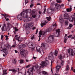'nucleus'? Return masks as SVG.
<instances>
[{"label":"nucleus","mask_w":75,"mask_h":75,"mask_svg":"<svg viewBox=\"0 0 75 75\" xmlns=\"http://www.w3.org/2000/svg\"><path fill=\"white\" fill-rule=\"evenodd\" d=\"M31 12V9L26 10L25 11L22 12L20 14H19L17 18L20 20H23V17L27 18L28 19L24 20V22H28V21H30L31 20V18L28 17V13H29V14H30Z\"/></svg>","instance_id":"obj_1"},{"label":"nucleus","mask_w":75,"mask_h":75,"mask_svg":"<svg viewBox=\"0 0 75 75\" xmlns=\"http://www.w3.org/2000/svg\"><path fill=\"white\" fill-rule=\"evenodd\" d=\"M54 54L55 56H57V54H58V51H57V50H55L54 53L52 52H51L49 54V58L51 59V66H52V62L54 61V60H53L54 58V56H53V55H54Z\"/></svg>","instance_id":"obj_2"},{"label":"nucleus","mask_w":75,"mask_h":75,"mask_svg":"<svg viewBox=\"0 0 75 75\" xmlns=\"http://www.w3.org/2000/svg\"><path fill=\"white\" fill-rule=\"evenodd\" d=\"M59 5L57 4H56L54 8H52L51 9H48L47 10V13H50L52 12V11H54V10L57 11V10H58V9L59 8Z\"/></svg>","instance_id":"obj_3"},{"label":"nucleus","mask_w":75,"mask_h":75,"mask_svg":"<svg viewBox=\"0 0 75 75\" xmlns=\"http://www.w3.org/2000/svg\"><path fill=\"white\" fill-rule=\"evenodd\" d=\"M7 25V26L6 27V24L4 23V26L2 27L1 29L2 31H4L5 30H6L8 29V28H12L13 27L12 25L10 23H8Z\"/></svg>","instance_id":"obj_4"},{"label":"nucleus","mask_w":75,"mask_h":75,"mask_svg":"<svg viewBox=\"0 0 75 75\" xmlns=\"http://www.w3.org/2000/svg\"><path fill=\"white\" fill-rule=\"evenodd\" d=\"M74 51H75V49H68V53L70 55H71V56H74L75 53H74Z\"/></svg>","instance_id":"obj_5"},{"label":"nucleus","mask_w":75,"mask_h":75,"mask_svg":"<svg viewBox=\"0 0 75 75\" xmlns=\"http://www.w3.org/2000/svg\"><path fill=\"white\" fill-rule=\"evenodd\" d=\"M48 64H49V62L48 60H46L45 62H42L41 64H40V65H41L42 68H43L44 66H46V65H47Z\"/></svg>","instance_id":"obj_6"},{"label":"nucleus","mask_w":75,"mask_h":75,"mask_svg":"<svg viewBox=\"0 0 75 75\" xmlns=\"http://www.w3.org/2000/svg\"><path fill=\"white\" fill-rule=\"evenodd\" d=\"M69 21L70 22H73L74 21V25H75V16L72 15L69 18Z\"/></svg>","instance_id":"obj_7"},{"label":"nucleus","mask_w":75,"mask_h":75,"mask_svg":"<svg viewBox=\"0 0 75 75\" xmlns=\"http://www.w3.org/2000/svg\"><path fill=\"white\" fill-rule=\"evenodd\" d=\"M38 73L39 74V75H42V74H43L44 75H48V73L46 71H42V72H41L40 71V70H38L37 71Z\"/></svg>","instance_id":"obj_8"},{"label":"nucleus","mask_w":75,"mask_h":75,"mask_svg":"<svg viewBox=\"0 0 75 75\" xmlns=\"http://www.w3.org/2000/svg\"><path fill=\"white\" fill-rule=\"evenodd\" d=\"M36 51L37 52H40V54H42L44 53L43 50L42 49H41V47L40 46H38L36 47Z\"/></svg>","instance_id":"obj_9"},{"label":"nucleus","mask_w":75,"mask_h":75,"mask_svg":"<svg viewBox=\"0 0 75 75\" xmlns=\"http://www.w3.org/2000/svg\"><path fill=\"white\" fill-rule=\"evenodd\" d=\"M48 41L49 43H51L53 42V40H54V36L51 35L49 36L48 38Z\"/></svg>","instance_id":"obj_10"},{"label":"nucleus","mask_w":75,"mask_h":75,"mask_svg":"<svg viewBox=\"0 0 75 75\" xmlns=\"http://www.w3.org/2000/svg\"><path fill=\"white\" fill-rule=\"evenodd\" d=\"M28 47L29 48H31V47H33L35 48L36 47V45L35 43H33L30 44H29L28 45Z\"/></svg>","instance_id":"obj_11"},{"label":"nucleus","mask_w":75,"mask_h":75,"mask_svg":"<svg viewBox=\"0 0 75 75\" xmlns=\"http://www.w3.org/2000/svg\"><path fill=\"white\" fill-rule=\"evenodd\" d=\"M47 33L46 31H40L39 32V37H41V35H44Z\"/></svg>","instance_id":"obj_12"},{"label":"nucleus","mask_w":75,"mask_h":75,"mask_svg":"<svg viewBox=\"0 0 75 75\" xmlns=\"http://www.w3.org/2000/svg\"><path fill=\"white\" fill-rule=\"evenodd\" d=\"M35 68L36 69H37V68H36V67H32V68H30L28 69V71L27 72V73H33V70H34L35 69L34 68Z\"/></svg>","instance_id":"obj_13"},{"label":"nucleus","mask_w":75,"mask_h":75,"mask_svg":"<svg viewBox=\"0 0 75 75\" xmlns=\"http://www.w3.org/2000/svg\"><path fill=\"white\" fill-rule=\"evenodd\" d=\"M56 33H55L54 35V37H58L59 35V33H60V31H59V29H58L56 31Z\"/></svg>","instance_id":"obj_14"},{"label":"nucleus","mask_w":75,"mask_h":75,"mask_svg":"<svg viewBox=\"0 0 75 75\" xmlns=\"http://www.w3.org/2000/svg\"><path fill=\"white\" fill-rule=\"evenodd\" d=\"M20 54L21 55H22L25 57V56H26V55L27 54V52L26 51L24 50L23 51H21L20 52Z\"/></svg>","instance_id":"obj_15"},{"label":"nucleus","mask_w":75,"mask_h":75,"mask_svg":"<svg viewBox=\"0 0 75 75\" xmlns=\"http://www.w3.org/2000/svg\"><path fill=\"white\" fill-rule=\"evenodd\" d=\"M25 47V45L23 44H21V45L20 44H19L17 46V47H18V48H22Z\"/></svg>","instance_id":"obj_16"},{"label":"nucleus","mask_w":75,"mask_h":75,"mask_svg":"<svg viewBox=\"0 0 75 75\" xmlns=\"http://www.w3.org/2000/svg\"><path fill=\"white\" fill-rule=\"evenodd\" d=\"M11 47V46L9 45L8 44H7L5 45V47L6 48H10V49H11V47H15V45H13L11 47Z\"/></svg>","instance_id":"obj_17"},{"label":"nucleus","mask_w":75,"mask_h":75,"mask_svg":"<svg viewBox=\"0 0 75 75\" xmlns=\"http://www.w3.org/2000/svg\"><path fill=\"white\" fill-rule=\"evenodd\" d=\"M68 15L67 13H66L64 15V19H68L69 18Z\"/></svg>","instance_id":"obj_18"},{"label":"nucleus","mask_w":75,"mask_h":75,"mask_svg":"<svg viewBox=\"0 0 75 75\" xmlns=\"http://www.w3.org/2000/svg\"><path fill=\"white\" fill-rule=\"evenodd\" d=\"M1 51H3L6 55H7V50L6 49H4L2 50H1Z\"/></svg>","instance_id":"obj_19"},{"label":"nucleus","mask_w":75,"mask_h":75,"mask_svg":"<svg viewBox=\"0 0 75 75\" xmlns=\"http://www.w3.org/2000/svg\"><path fill=\"white\" fill-rule=\"evenodd\" d=\"M18 35H15V38H16V40H17L19 42V40H20V37H18Z\"/></svg>","instance_id":"obj_20"},{"label":"nucleus","mask_w":75,"mask_h":75,"mask_svg":"<svg viewBox=\"0 0 75 75\" xmlns=\"http://www.w3.org/2000/svg\"><path fill=\"white\" fill-rule=\"evenodd\" d=\"M67 11L68 12H71L72 11V6H70V8H68L67 9Z\"/></svg>","instance_id":"obj_21"},{"label":"nucleus","mask_w":75,"mask_h":75,"mask_svg":"<svg viewBox=\"0 0 75 75\" xmlns=\"http://www.w3.org/2000/svg\"><path fill=\"white\" fill-rule=\"evenodd\" d=\"M61 68V66L59 65H57L56 67V71L57 72V71H59V69Z\"/></svg>","instance_id":"obj_22"},{"label":"nucleus","mask_w":75,"mask_h":75,"mask_svg":"<svg viewBox=\"0 0 75 75\" xmlns=\"http://www.w3.org/2000/svg\"><path fill=\"white\" fill-rule=\"evenodd\" d=\"M47 23H48V22H47L46 21H45L44 23L41 24L40 25L41 27H43Z\"/></svg>","instance_id":"obj_23"},{"label":"nucleus","mask_w":75,"mask_h":75,"mask_svg":"<svg viewBox=\"0 0 75 75\" xmlns=\"http://www.w3.org/2000/svg\"><path fill=\"white\" fill-rule=\"evenodd\" d=\"M67 34H65V37L64 38V42L65 43H66L67 42V40H68V38H67Z\"/></svg>","instance_id":"obj_24"},{"label":"nucleus","mask_w":75,"mask_h":75,"mask_svg":"<svg viewBox=\"0 0 75 75\" xmlns=\"http://www.w3.org/2000/svg\"><path fill=\"white\" fill-rule=\"evenodd\" d=\"M59 22L60 23H62L63 22H64V20H63V19L62 17H60L59 18Z\"/></svg>","instance_id":"obj_25"},{"label":"nucleus","mask_w":75,"mask_h":75,"mask_svg":"<svg viewBox=\"0 0 75 75\" xmlns=\"http://www.w3.org/2000/svg\"><path fill=\"white\" fill-rule=\"evenodd\" d=\"M55 2L53 1L51 4L50 7H52V6H55Z\"/></svg>","instance_id":"obj_26"},{"label":"nucleus","mask_w":75,"mask_h":75,"mask_svg":"<svg viewBox=\"0 0 75 75\" xmlns=\"http://www.w3.org/2000/svg\"><path fill=\"white\" fill-rule=\"evenodd\" d=\"M24 62V60H23L21 59L20 60V64H23Z\"/></svg>","instance_id":"obj_27"},{"label":"nucleus","mask_w":75,"mask_h":75,"mask_svg":"<svg viewBox=\"0 0 75 75\" xmlns=\"http://www.w3.org/2000/svg\"><path fill=\"white\" fill-rule=\"evenodd\" d=\"M41 46L42 47L46 48V44H45L44 43H42L41 44Z\"/></svg>","instance_id":"obj_28"},{"label":"nucleus","mask_w":75,"mask_h":75,"mask_svg":"<svg viewBox=\"0 0 75 75\" xmlns=\"http://www.w3.org/2000/svg\"><path fill=\"white\" fill-rule=\"evenodd\" d=\"M52 31V28H48L47 30V32H50V31Z\"/></svg>","instance_id":"obj_29"},{"label":"nucleus","mask_w":75,"mask_h":75,"mask_svg":"<svg viewBox=\"0 0 75 75\" xmlns=\"http://www.w3.org/2000/svg\"><path fill=\"white\" fill-rule=\"evenodd\" d=\"M16 62H17V61L16 59H14L13 60L12 62L15 64H16Z\"/></svg>","instance_id":"obj_30"},{"label":"nucleus","mask_w":75,"mask_h":75,"mask_svg":"<svg viewBox=\"0 0 75 75\" xmlns=\"http://www.w3.org/2000/svg\"><path fill=\"white\" fill-rule=\"evenodd\" d=\"M11 71H12V72H16L17 71V70L14 69H11Z\"/></svg>","instance_id":"obj_31"},{"label":"nucleus","mask_w":75,"mask_h":75,"mask_svg":"<svg viewBox=\"0 0 75 75\" xmlns=\"http://www.w3.org/2000/svg\"><path fill=\"white\" fill-rule=\"evenodd\" d=\"M59 58L60 59V60H61L62 59H63V57H62V55L60 54L59 56Z\"/></svg>","instance_id":"obj_32"},{"label":"nucleus","mask_w":75,"mask_h":75,"mask_svg":"<svg viewBox=\"0 0 75 75\" xmlns=\"http://www.w3.org/2000/svg\"><path fill=\"white\" fill-rule=\"evenodd\" d=\"M47 20L48 21H50L51 20V18L50 17L47 18Z\"/></svg>","instance_id":"obj_33"},{"label":"nucleus","mask_w":75,"mask_h":75,"mask_svg":"<svg viewBox=\"0 0 75 75\" xmlns=\"http://www.w3.org/2000/svg\"><path fill=\"white\" fill-rule=\"evenodd\" d=\"M69 70V66L68 65H67L66 69V71H68Z\"/></svg>","instance_id":"obj_34"},{"label":"nucleus","mask_w":75,"mask_h":75,"mask_svg":"<svg viewBox=\"0 0 75 75\" xmlns=\"http://www.w3.org/2000/svg\"><path fill=\"white\" fill-rule=\"evenodd\" d=\"M56 1L57 3H61V2H62V1L60 0H56Z\"/></svg>","instance_id":"obj_35"},{"label":"nucleus","mask_w":75,"mask_h":75,"mask_svg":"<svg viewBox=\"0 0 75 75\" xmlns=\"http://www.w3.org/2000/svg\"><path fill=\"white\" fill-rule=\"evenodd\" d=\"M62 62L61 63V65H62V66L64 65V62L63 61H62L61 60Z\"/></svg>","instance_id":"obj_36"},{"label":"nucleus","mask_w":75,"mask_h":75,"mask_svg":"<svg viewBox=\"0 0 75 75\" xmlns=\"http://www.w3.org/2000/svg\"><path fill=\"white\" fill-rule=\"evenodd\" d=\"M36 16L37 15L36 14H32V17H33V18H35V17H36Z\"/></svg>","instance_id":"obj_37"},{"label":"nucleus","mask_w":75,"mask_h":75,"mask_svg":"<svg viewBox=\"0 0 75 75\" xmlns=\"http://www.w3.org/2000/svg\"><path fill=\"white\" fill-rule=\"evenodd\" d=\"M31 66V64H29L27 66H26L25 67L26 68H29V67H30Z\"/></svg>","instance_id":"obj_38"},{"label":"nucleus","mask_w":75,"mask_h":75,"mask_svg":"<svg viewBox=\"0 0 75 75\" xmlns=\"http://www.w3.org/2000/svg\"><path fill=\"white\" fill-rule=\"evenodd\" d=\"M53 26H56L57 27V24H56V23H53Z\"/></svg>","instance_id":"obj_39"},{"label":"nucleus","mask_w":75,"mask_h":75,"mask_svg":"<svg viewBox=\"0 0 75 75\" xmlns=\"http://www.w3.org/2000/svg\"><path fill=\"white\" fill-rule=\"evenodd\" d=\"M68 21H65V24L66 25H68Z\"/></svg>","instance_id":"obj_40"},{"label":"nucleus","mask_w":75,"mask_h":75,"mask_svg":"<svg viewBox=\"0 0 75 75\" xmlns=\"http://www.w3.org/2000/svg\"><path fill=\"white\" fill-rule=\"evenodd\" d=\"M15 31H18V29L17 28V27H15Z\"/></svg>","instance_id":"obj_41"},{"label":"nucleus","mask_w":75,"mask_h":75,"mask_svg":"<svg viewBox=\"0 0 75 75\" xmlns=\"http://www.w3.org/2000/svg\"><path fill=\"white\" fill-rule=\"evenodd\" d=\"M22 41H23V39L22 38H20L19 39V42Z\"/></svg>","instance_id":"obj_42"},{"label":"nucleus","mask_w":75,"mask_h":75,"mask_svg":"<svg viewBox=\"0 0 75 75\" xmlns=\"http://www.w3.org/2000/svg\"><path fill=\"white\" fill-rule=\"evenodd\" d=\"M34 35H33L32 36V37H31V40H33V39H34Z\"/></svg>","instance_id":"obj_43"},{"label":"nucleus","mask_w":75,"mask_h":75,"mask_svg":"<svg viewBox=\"0 0 75 75\" xmlns=\"http://www.w3.org/2000/svg\"><path fill=\"white\" fill-rule=\"evenodd\" d=\"M28 75H33V73H28Z\"/></svg>","instance_id":"obj_44"},{"label":"nucleus","mask_w":75,"mask_h":75,"mask_svg":"<svg viewBox=\"0 0 75 75\" xmlns=\"http://www.w3.org/2000/svg\"><path fill=\"white\" fill-rule=\"evenodd\" d=\"M38 29H37V30L36 31L35 34H37V33H38Z\"/></svg>","instance_id":"obj_45"},{"label":"nucleus","mask_w":75,"mask_h":75,"mask_svg":"<svg viewBox=\"0 0 75 75\" xmlns=\"http://www.w3.org/2000/svg\"><path fill=\"white\" fill-rule=\"evenodd\" d=\"M38 13L39 14H41V13H42V12H41V11H39L38 12Z\"/></svg>","instance_id":"obj_46"},{"label":"nucleus","mask_w":75,"mask_h":75,"mask_svg":"<svg viewBox=\"0 0 75 75\" xmlns=\"http://www.w3.org/2000/svg\"><path fill=\"white\" fill-rule=\"evenodd\" d=\"M72 35H69V36L68 37V38H70V37H72Z\"/></svg>","instance_id":"obj_47"},{"label":"nucleus","mask_w":75,"mask_h":75,"mask_svg":"<svg viewBox=\"0 0 75 75\" xmlns=\"http://www.w3.org/2000/svg\"><path fill=\"white\" fill-rule=\"evenodd\" d=\"M46 11V9L45 8L44 9V11L43 12V13H45Z\"/></svg>","instance_id":"obj_48"},{"label":"nucleus","mask_w":75,"mask_h":75,"mask_svg":"<svg viewBox=\"0 0 75 75\" xmlns=\"http://www.w3.org/2000/svg\"><path fill=\"white\" fill-rule=\"evenodd\" d=\"M3 38V36L2 35L1 37V40H2Z\"/></svg>","instance_id":"obj_49"},{"label":"nucleus","mask_w":75,"mask_h":75,"mask_svg":"<svg viewBox=\"0 0 75 75\" xmlns=\"http://www.w3.org/2000/svg\"><path fill=\"white\" fill-rule=\"evenodd\" d=\"M33 4H31L30 7H33Z\"/></svg>","instance_id":"obj_50"},{"label":"nucleus","mask_w":75,"mask_h":75,"mask_svg":"<svg viewBox=\"0 0 75 75\" xmlns=\"http://www.w3.org/2000/svg\"><path fill=\"white\" fill-rule=\"evenodd\" d=\"M2 14L3 16H4V17H5V16H6V15H7L6 14Z\"/></svg>","instance_id":"obj_51"},{"label":"nucleus","mask_w":75,"mask_h":75,"mask_svg":"<svg viewBox=\"0 0 75 75\" xmlns=\"http://www.w3.org/2000/svg\"><path fill=\"white\" fill-rule=\"evenodd\" d=\"M72 26H73V25L71 24H70L69 25V26L70 27H72Z\"/></svg>","instance_id":"obj_52"},{"label":"nucleus","mask_w":75,"mask_h":75,"mask_svg":"<svg viewBox=\"0 0 75 75\" xmlns=\"http://www.w3.org/2000/svg\"><path fill=\"white\" fill-rule=\"evenodd\" d=\"M27 27H32L33 26H31L30 25H29V26H27Z\"/></svg>","instance_id":"obj_53"},{"label":"nucleus","mask_w":75,"mask_h":75,"mask_svg":"<svg viewBox=\"0 0 75 75\" xmlns=\"http://www.w3.org/2000/svg\"><path fill=\"white\" fill-rule=\"evenodd\" d=\"M6 38H8V36H7V35H5Z\"/></svg>","instance_id":"obj_54"},{"label":"nucleus","mask_w":75,"mask_h":75,"mask_svg":"<svg viewBox=\"0 0 75 75\" xmlns=\"http://www.w3.org/2000/svg\"><path fill=\"white\" fill-rule=\"evenodd\" d=\"M15 52L16 53H17L18 52L16 50H15Z\"/></svg>","instance_id":"obj_55"},{"label":"nucleus","mask_w":75,"mask_h":75,"mask_svg":"<svg viewBox=\"0 0 75 75\" xmlns=\"http://www.w3.org/2000/svg\"><path fill=\"white\" fill-rule=\"evenodd\" d=\"M68 29H70L71 28V27L69 26L68 27Z\"/></svg>","instance_id":"obj_56"},{"label":"nucleus","mask_w":75,"mask_h":75,"mask_svg":"<svg viewBox=\"0 0 75 75\" xmlns=\"http://www.w3.org/2000/svg\"><path fill=\"white\" fill-rule=\"evenodd\" d=\"M64 4H62L61 5V6H62V7H64Z\"/></svg>","instance_id":"obj_57"},{"label":"nucleus","mask_w":75,"mask_h":75,"mask_svg":"<svg viewBox=\"0 0 75 75\" xmlns=\"http://www.w3.org/2000/svg\"><path fill=\"white\" fill-rule=\"evenodd\" d=\"M25 4H26V3H28V1L26 0L25 1Z\"/></svg>","instance_id":"obj_58"},{"label":"nucleus","mask_w":75,"mask_h":75,"mask_svg":"<svg viewBox=\"0 0 75 75\" xmlns=\"http://www.w3.org/2000/svg\"><path fill=\"white\" fill-rule=\"evenodd\" d=\"M9 20V19H8V18H7L6 19V21H8Z\"/></svg>","instance_id":"obj_59"},{"label":"nucleus","mask_w":75,"mask_h":75,"mask_svg":"<svg viewBox=\"0 0 75 75\" xmlns=\"http://www.w3.org/2000/svg\"><path fill=\"white\" fill-rule=\"evenodd\" d=\"M39 37V40H38V41H40V37Z\"/></svg>","instance_id":"obj_60"},{"label":"nucleus","mask_w":75,"mask_h":75,"mask_svg":"<svg viewBox=\"0 0 75 75\" xmlns=\"http://www.w3.org/2000/svg\"><path fill=\"white\" fill-rule=\"evenodd\" d=\"M25 75H28V73H25Z\"/></svg>","instance_id":"obj_61"},{"label":"nucleus","mask_w":75,"mask_h":75,"mask_svg":"<svg viewBox=\"0 0 75 75\" xmlns=\"http://www.w3.org/2000/svg\"><path fill=\"white\" fill-rule=\"evenodd\" d=\"M73 72H74V73H75V69H74L73 70Z\"/></svg>","instance_id":"obj_62"},{"label":"nucleus","mask_w":75,"mask_h":75,"mask_svg":"<svg viewBox=\"0 0 75 75\" xmlns=\"http://www.w3.org/2000/svg\"><path fill=\"white\" fill-rule=\"evenodd\" d=\"M26 62H28V61H28V59H26Z\"/></svg>","instance_id":"obj_63"},{"label":"nucleus","mask_w":75,"mask_h":75,"mask_svg":"<svg viewBox=\"0 0 75 75\" xmlns=\"http://www.w3.org/2000/svg\"><path fill=\"white\" fill-rule=\"evenodd\" d=\"M36 58H37V57H33V59H36Z\"/></svg>","instance_id":"obj_64"}]
</instances>
